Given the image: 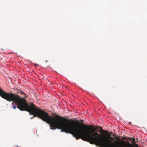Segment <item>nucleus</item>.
Returning a JSON list of instances; mask_svg holds the SVG:
<instances>
[{"instance_id": "nucleus-5", "label": "nucleus", "mask_w": 147, "mask_h": 147, "mask_svg": "<svg viewBox=\"0 0 147 147\" xmlns=\"http://www.w3.org/2000/svg\"><path fill=\"white\" fill-rule=\"evenodd\" d=\"M12 105H13V108L14 109H15L16 108V106L15 105H14V103L13 102L12 103Z\"/></svg>"}, {"instance_id": "nucleus-4", "label": "nucleus", "mask_w": 147, "mask_h": 147, "mask_svg": "<svg viewBox=\"0 0 147 147\" xmlns=\"http://www.w3.org/2000/svg\"><path fill=\"white\" fill-rule=\"evenodd\" d=\"M130 138H126V137H121V139L122 140H126L127 139L128 140H127V142L130 141Z\"/></svg>"}, {"instance_id": "nucleus-2", "label": "nucleus", "mask_w": 147, "mask_h": 147, "mask_svg": "<svg viewBox=\"0 0 147 147\" xmlns=\"http://www.w3.org/2000/svg\"><path fill=\"white\" fill-rule=\"evenodd\" d=\"M0 95L1 97L5 99V92L1 88H0Z\"/></svg>"}, {"instance_id": "nucleus-1", "label": "nucleus", "mask_w": 147, "mask_h": 147, "mask_svg": "<svg viewBox=\"0 0 147 147\" xmlns=\"http://www.w3.org/2000/svg\"><path fill=\"white\" fill-rule=\"evenodd\" d=\"M60 129L62 131L69 133L76 140L81 138L88 142L91 144H95L100 147H133L129 143L124 140L120 141L118 136L115 138L111 137L112 132L108 134L109 131L101 129V131L107 136L99 134L94 130V127L80 123L78 121L68 119L60 116Z\"/></svg>"}, {"instance_id": "nucleus-9", "label": "nucleus", "mask_w": 147, "mask_h": 147, "mask_svg": "<svg viewBox=\"0 0 147 147\" xmlns=\"http://www.w3.org/2000/svg\"><path fill=\"white\" fill-rule=\"evenodd\" d=\"M113 136L114 135V134H113Z\"/></svg>"}, {"instance_id": "nucleus-6", "label": "nucleus", "mask_w": 147, "mask_h": 147, "mask_svg": "<svg viewBox=\"0 0 147 147\" xmlns=\"http://www.w3.org/2000/svg\"><path fill=\"white\" fill-rule=\"evenodd\" d=\"M129 138H130V140H132V141H133L134 142H135L134 138H131V137H130Z\"/></svg>"}, {"instance_id": "nucleus-8", "label": "nucleus", "mask_w": 147, "mask_h": 147, "mask_svg": "<svg viewBox=\"0 0 147 147\" xmlns=\"http://www.w3.org/2000/svg\"><path fill=\"white\" fill-rule=\"evenodd\" d=\"M26 96H24V97H26Z\"/></svg>"}, {"instance_id": "nucleus-7", "label": "nucleus", "mask_w": 147, "mask_h": 147, "mask_svg": "<svg viewBox=\"0 0 147 147\" xmlns=\"http://www.w3.org/2000/svg\"><path fill=\"white\" fill-rule=\"evenodd\" d=\"M81 121H83V120H82Z\"/></svg>"}, {"instance_id": "nucleus-3", "label": "nucleus", "mask_w": 147, "mask_h": 147, "mask_svg": "<svg viewBox=\"0 0 147 147\" xmlns=\"http://www.w3.org/2000/svg\"><path fill=\"white\" fill-rule=\"evenodd\" d=\"M17 92L21 94L22 95L26 96V94L24 93L22 90H18Z\"/></svg>"}]
</instances>
